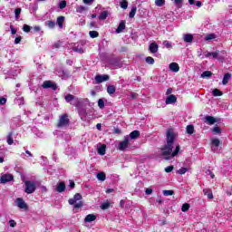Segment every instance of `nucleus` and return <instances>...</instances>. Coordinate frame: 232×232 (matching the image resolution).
<instances>
[{"mask_svg": "<svg viewBox=\"0 0 232 232\" xmlns=\"http://www.w3.org/2000/svg\"><path fill=\"white\" fill-rule=\"evenodd\" d=\"M173 144H175V132L173 129H169L167 130V143L161 148V157H163L165 160H171Z\"/></svg>", "mask_w": 232, "mask_h": 232, "instance_id": "obj_1", "label": "nucleus"}, {"mask_svg": "<svg viewBox=\"0 0 232 232\" xmlns=\"http://www.w3.org/2000/svg\"><path fill=\"white\" fill-rule=\"evenodd\" d=\"M24 193H27V195H32V193H34L35 189H37V186L34 181L26 180L24 181Z\"/></svg>", "mask_w": 232, "mask_h": 232, "instance_id": "obj_2", "label": "nucleus"}, {"mask_svg": "<svg viewBox=\"0 0 232 232\" xmlns=\"http://www.w3.org/2000/svg\"><path fill=\"white\" fill-rule=\"evenodd\" d=\"M70 125V118H68V114L64 113L63 114L58 122H57V128H64V126Z\"/></svg>", "mask_w": 232, "mask_h": 232, "instance_id": "obj_3", "label": "nucleus"}, {"mask_svg": "<svg viewBox=\"0 0 232 232\" xmlns=\"http://www.w3.org/2000/svg\"><path fill=\"white\" fill-rule=\"evenodd\" d=\"M128 146H130V136H125L124 140L119 143L118 150L120 151H125Z\"/></svg>", "mask_w": 232, "mask_h": 232, "instance_id": "obj_4", "label": "nucleus"}, {"mask_svg": "<svg viewBox=\"0 0 232 232\" xmlns=\"http://www.w3.org/2000/svg\"><path fill=\"white\" fill-rule=\"evenodd\" d=\"M42 88L44 90H48V88H51V90H57V84L52 81H44L42 84Z\"/></svg>", "mask_w": 232, "mask_h": 232, "instance_id": "obj_5", "label": "nucleus"}, {"mask_svg": "<svg viewBox=\"0 0 232 232\" xmlns=\"http://www.w3.org/2000/svg\"><path fill=\"white\" fill-rule=\"evenodd\" d=\"M14 180V175L4 174L0 177V184H6L7 182H12Z\"/></svg>", "mask_w": 232, "mask_h": 232, "instance_id": "obj_6", "label": "nucleus"}, {"mask_svg": "<svg viewBox=\"0 0 232 232\" xmlns=\"http://www.w3.org/2000/svg\"><path fill=\"white\" fill-rule=\"evenodd\" d=\"M15 204L17 208H20V209H28V205L24 202V199L23 198H18L15 200Z\"/></svg>", "mask_w": 232, "mask_h": 232, "instance_id": "obj_7", "label": "nucleus"}, {"mask_svg": "<svg viewBox=\"0 0 232 232\" xmlns=\"http://www.w3.org/2000/svg\"><path fill=\"white\" fill-rule=\"evenodd\" d=\"M95 81L98 84H101V82H104L106 81H110V76L108 74H98L95 76Z\"/></svg>", "mask_w": 232, "mask_h": 232, "instance_id": "obj_8", "label": "nucleus"}, {"mask_svg": "<svg viewBox=\"0 0 232 232\" xmlns=\"http://www.w3.org/2000/svg\"><path fill=\"white\" fill-rule=\"evenodd\" d=\"M56 191L58 193H63L66 191V183H64V181H61L60 183H58L56 187Z\"/></svg>", "mask_w": 232, "mask_h": 232, "instance_id": "obj_9", "label": "nucleus"}, {"mask_svg": "<svg viewBox=\"0 0 232 232\" xmlns=\"http://www.w3.org/2000/svg\"><path fill=\"white\" fill-rule=\"evenodd\" d=\"M165 102L166 104H175V102H177V96H175L174 94L169 95Z\"/></svg>", "mask_w": 232, "mask_h": 232, "instance_id": "obj_10", "label": "nucleus"}, {"mask_svg": "<svg viewBox=\"0 0 232 232\" xmlns=\"http://www.w3.org/2000/svg\"><path fill=\"white\" fill-rule=\"evenodd\" d=\"M149 50L151 53H157V52H159V44L155 42L151 43L149 46Z\"/></svg>", "mask_w": 232, "mask_h": 232, "instance_id": "obj_11", "label": "nucleus"}, {"mask_svg": "<svg viewBox=\"0 0 232 232\" xmlns=\"http://www.w3.org/2000/svg\"><path fill=\"white\" fill-rule=\"evenodd\" d=\"M205 122L211 126V125L215 124V122H217V119L213 116L207 115L205 117Z\"/></svg>", "mask_w": 232, "mask_h": 232, "instance_id": "obj_12", "label": "nucleus"}, {"mask_svg": "<svg viewBox=\"0 0 232 232\" xmlns=\"http://www.w3.org/2000/svg\"><path fill=\"white\" fill-rule=\"evenodd\" d=\"M123 30H126V22L125 21H121L117 29H116V33L121 34V33H122Z\"/></svg>", "mask_w": 232, "mask_h": 232, "instance_id": "obj_13", "label": "nucleus"}, {"mask_svg": "<svg viewBox=\"0 0 232 232\" xmlns=\"http://www.w3.org/2000/svg\"><path fill=\"white\" fill-rule=\"evenodd\" d=\"M169 67V70L171 72H174L175 73H177V72H179L180 70V66H179V63H171Z\"/></svg>", "mask_w": 232, "mask_h": 232, "instance_id": "obj_14", "label": "nucleus"}, {"mask_svg": "<svg viewBox=\"0 0 232 232\" xmlns=\"http://www.w3.org/2000/svg\"><path fill=\"white\" fill-rule=\"evenodd\" d=\"M6 142L9 146H12V144H14V132L13 131L8 132V134L6 136Z\"/></svg>", "mask_w": 232, "mask_h": 232, "instance_id": "obj_15", "label": "nucleus"}, {"mask_svg": "<svg viewBox=\"0 0 232 232\" xmlns=\"http://www.w3.org/2000/svg\"><path fill=\"white\" fill-rule=\"evenodd\" d=\"M140 137V131L133 130L130 133V138L131 140H135V139H139Z\"/></svg>", "mask_w": 232, "mask_h": 232, "instance_id": "obj_16", "label": "nucleus"}, {"mask_svg": "<svg viewBox=\"0 0 232 232\" xmlns=\"http://www.w3.org/2000/svg\"><path fill=\"white\" fill-rule=\"evenodd\" d=\"M94 220H97V216L94 214H89L84 218V222H94Z\"/></svg>", "mask_w": 232, "mask_h": 232, "instance_id": "obj_17", "label": "nucleus"}, {"mask_svg": "<svg viewBox=\"0 0 232 232\" xmlns=\"http://www.w3.org/2000/svg\"><path fill=\"white\" fill-rule=\"evenodd\" d=\"M64 19H65V17L63 15H60L57 17L56 23H57L59 28H63V26L64 24Z\"/></svg>", "mask_w": 232, "mask_h": 232, "instance_id": "obj_18", "label": "nucleus"}, {"mask_svg": "<svg viewBox=\"0 0 232 232\" xmlns=\"http://www.w3.org/2000/svg\"><path fill=\"white\" fill-rule=\"evenodd\" d=\"M183 41L185 43H193V34H184Z\"/></svg>", "mask_w": 232, "mask_h": 232, "instance_id": "obj_19", "label": "nucleus"}, {"mask_svg": "<svg viewBox=\"0 0 232 232\" xmlns=\"http://www.w3.org/2000/svg\"><path fill=\"white\" fill-rule=\"evenodd\" d=\"M203 193L206 197H208V198H209L210 200L213 199V192L211 191V189L209 188H204L203 189Z\"/></svg>", "mask_w": 232, "mask_h": 232, "instance_id": "obj_20", "label": "nucleus"}, {"mask_svg": "<svg viewBox=\"0 0 232 232\" xmlns=\"http://www.w3.org/2000/svg\"><path fill=\"white\" fill-rule=\"evenodd\" d=\"M108 15H110V13L108 11H102L100 14L99 19L101 21H106V19H108Z\"/></svg>", "mask_w": 232, "mask_h": 232, "instance_id": "obj_21", "label": "nucleus"}, {"mask_svg": "<svg viewBox=\"0 0 232 232\" xmlns=\"http://www.w3.org/2000/svg\"><path fill=\"white\" fill-rule=\"evenodd\" d=\"M229 79H231V73L227 72L225 73L223 80H222V84L226 85L227 82H229Z\"/></svg>", "mask_w": 232, "mask_h": 232, "instance_id": "obj_22", "label": "nucleus"}, {"mask_svg": "<svg viewBox=\"0 0 232 232\" xmlns=\"http://www.w3.org/2000/svg\"><path fill=\"white\" fill-rule=\"evenodd\" d=\"M116 88L114 85H108L107 86V93H109V95H113V93H115L116 92Z\"/></svg>", "mask_w": 232, "mask_h": 232, "instance_id": "obj_23", "label": "nucleus"}, {"mask_svg": "<svg viewBox=\"0 0 232 232\" xmlns=\"http://www.w3.org/2000/svg\"><path fill=\"white\" fill-rule=\"evenodd\" d=\"M186 131L188 135H193V133H195V126L193 125H188L186 128Z\"/></svg>", "mask_w": 232, "mask_h": 232, "instance_id": "obj_24", "label": "nucleus"}, {"mask_svg": "<svg viewBox=\"0 0 232 232\" xmlns=\"http://www.w3.org/2000/svg\"><path fill=\"white\" fill-rule=\"evenodd\" d=\"M98 180H101L102 182H104L106 180V173L104 172H99L97 174Z\"/></svg>", "mask_w": 232, "mask_h": 232, "instance_id": "obj_25", "label": "nucleus"}, {"mask_svg": "<svg viewBox=\"0 0 232 232\" xmlns=\"http://www.w3.org/2000/svg\"><path fill=\"white\" fill-rule=\"evenodd\" d=\"M212 95L214 97H222V95H224V93L218 89H214L212 92Z\"/></svg>", "mask_w": 232, "mask_h": 232, "instance_id": "obj_26", "label": "nucleus"}, {"mask_svg": "<svg viewBox=\"0 0 232 232\" xmlns=\"http://www.w3.org/2000/svg\"><path fill=\"white\" fill-rule=\"evenodd\" d=\"M212 133H213L214 135H220V133H222V130L220 129V127L215 126V127L212 129Z\"/></svg>", "mask_w": 232, "mask_h": 232, "instance_id": "obj_27", "label": "nucleus"}, {"mask_svg": "<svg viewBox=\"0 0 232 232\" xmlns=\"http://www.w3.org/2000/svg\"><path fill=\"white\" fill-rule=\"evenodd\" d=\"M98 153H99V155H106V145H102L98 149Z\"/></svg>", "mask_w": 232, "mask_h": 232, "instance_id": "obj_28", "label": "nucleus"}, {"mask_svg": "<svg viewBox=\"0 0 232 232\" xmlns=\"http://www.w3.org/2000/svg\"><path fill=\"white\" fill-rule=\"evenodd\" d=\"M137 14V6H134L131 8L130 14H129V17L130 19H133V17H135V14Z\"/></svg>", "mask_w": 232, "mask_h": 232, "instance_id": "obj_29", "label": "nucleus"}, {"mask_svg": "<svg viewBox=\"0 0 232 232\" xmlns=\"http://www.w3.org/2000/svg\"><path fill=\"white\" fill-rule=\"evenodd\" d=\"M219 53H220L219 51L214 52V53H208L206 54V57H213V59H217V57H218Z\"/></svg>", "mask_w": 232, "mask_h": 232, "instance_id": "obj_30", "label": "nucleus"}, {"mask_svg": "<svg viewBox=\"0 0 232 232\" xmlns=\"http://www.w3.org/2000/svg\"><path fill=\"white\" fill-rule=\"evenodd\" d=\"M181 211L183 213L189 211V203H184L181 207Z\"/></svg>", "mask_w": 232, "mask_h": 232, "instance_id": "obj_31", "label": "nucleus"}, {"mask_svg": "<svg viewBox=\"0 0 232 232\" xmlns=\"http://www.w3.org/2000/svg\"><path fill=\"white\" fill-rule=\"evenodd\" d=\"M75 100V96H73V94H67L65 96V101L66 102H72V101H74Z\"/></svg>", "mask_w": 232, "mask_h": 232, "instance_id": "obj_32", "label": "nucleus"}, {"mask_svg": "<svg viewBox=\"0 0 232 232\" xmlns=\"http://www.w3.org/2000/svg\"><path fill=\"white\" fill-rule=\"evenodd\" d=\"M89 35H90V37H92V39H95V38L99 37V32L90 31Z\"/></svg>", "mask_w": 232, "mask_h": 232, "instance_id": "obj_33", "label": "nucleus"}, {"mask_svg": "<svg viewBox=\"0 0 232 232\" xmlns=\"http://www.w3.org/2000/svg\"><path fill=\"white\" fill-rule=\"evenodd\" d=\"M179 151H180V145L176 146L174 151H172V159L173 157H177L179 155Z\"/></svg>", "mask_w": 232, "mask_h": 232, "instance_id": "obj_34", "label": "nucleus"}, {"mask_svg": "<svg viewBox=\"0 0 232 232\" xmlns=\"http://www.w3.org/2000/svg\"><path fill=\"white\" fill-rule=\"evenodd\" d=\"M164 197H171L175 195V191L173 190H163Z\"/></svg>", "mask_w": 232, "mask_h": 232, "instance_id": "obj_35", "label": "nucleus"}, {"mask_svg": "<svg viewBox=\"0 0 232 232\" xmlns=\"http://www.w3.org/2000/svg\"><path fill=\"white\" fill-rule=\"evenodd\" d=\"M211 142L212 146H215L216 148H218V146H220V140L218 139H212Z\"/></svg>", "mask_w": 232, "mask_h": 232, "instance_id": "obj_36", "label": "nucleus"}, {"mask_svg": "<svg viewBox=\"0 0 232 232\" xmlns=\"http://www.w3.org/2000/svg\"><path fill=\"white\" fill-rule=\"evenodd\" d=\"M111 203L110 202H104L101 205V209L106 210L110 209Z\"/></svg>", "mask_w": 232, "mask_h": 232, "instance_id": "obj_37", "label": "nucleus"}, {"mask_svg": "<svg viewBox=\"0 0 232 232\" xmlns=\"http://www.w3.org/2000/svg\"><path fill=\"white\" fill-rule=\"evenodd\" d=\"M217 35L215 34H208L205 37V41H212V39H215Z\"/></svg>", "mask_w": 232, "mask_h": 232, "instance_id": "obj_38", "label": "nucleus"}, {"mask_svg": "<svg viewBox=\"0 0 232 232\" xmlns=\"http://www.w3.org/2000/svg\"><path fill=\"white\" fill-rule=\"evenodd\" d=\"M145 61L147 64H155V59L151 56L146 57Z\"/></svg>", "mask_w": 232, "mask_h": 232, "instance_id": "obj_39", "label": "nucleus"}, {"mask_svg": "<svg viewBox=\"0 0 232 232\" xmlns=\"http://www.w3.org/2000/svg\"><path fill=\"white\" fill-rule=\"evenodd\" d=\"M156 6H164L166 5V0H155Z\"/></svg>", "mask_w": 232, "mask_h": 232, "instance_id": "obj_40", "label": "nucleus"}, {"mask_svg": "<svg viewBox=\"0 0 232 232\" xmlns=\"http://www.w3.org/2000/svg\"><path fill=\"white\" fill-rule=\"evenodd\" d=\"M213 75V72L211 71H205L202 72L201 77H211Z\"/></svg>", "mask_w": 232, "mask_h": 232, "instance_id": "obj_41", "label": "nucleus"}, {"mask_svg": "<svg viewBox=\"0 0 232 232\" xmlns=\"http://www.w3.org/2000/svg\"><path fill=\"white\" fill-rule=\"evenodd\" d=\"M177 173H179V175H186V173H188V168H181L177 171Z\"/></svg>", "mask_w": 232, "mask_h": 232, "instance_id": "obj_42", "label": "nucleus"}, {"mask_svg": "<svg viewBox=\"0 0 232 232\" xmlns=\"http://www.w3.org/2000/svg\"><path fill=\"white\" fill-rule=\"evenodd\" d=\"M31 30H32V26H30L28 24H24L23 31L25 32V34L30 33Z\"/></svg>", "mask_w": 232, "mask_h": 232, "instance_id": "obj_43", "label": "nucleus"}, {"mask_svg": "<svg viewBox=\"0 0 232 232\" xmlns=\"http://www.w3.org/2000/svg\"><path fill=\"white\" fill-rule=\"evenodd\" d=\"M98 106H99L100 110H104V100L99 99L98 100Z\"/></svg>", "mask_w": 232, "mask_h": 232, "instance_id": "obj_44", "label": "nucleus"}, {"mask_svg": "<svg viewBox=\"0 0 232 232\" xmlns=\"http://www.w3.org/2000/svg\"><path fill=\"white\" fill-rule=\"evenodd\" d=\"M121 8H123V10H126V8H128V1L127 0H122L121 2Z\"/></svg>", "mask_w": 232, "mask_h": 232, "instance_id": "obj_45", "label": "nucleus"}, {"mask_svg": "<svg viewBox=\"0 0 232 232\" xmlns=\"http://www.w3.org/2000/svg\"><path fill=\"white\" fill-rule=\"evenodd\" d=\"M59 8L60 10H64V8H66V0H63L59 3Z\"/></svg>", "mask_w": 232, "mask_h": 232, "instance_id": "obj_46", "label": "nucleus"}, {"mask_svg": "<svg viewBox=\"0 0 232 232\" xmlns=\"http://www.w3.org/2000/svg\"><path fill=\"white\" fill-rule=\"evenodd\" d=\"M47 26L48 28H55V22L52 21V20H49L47 21Z\"/></svg>", "mask_w": 232, "mask_h": 232, "instance_id": "obj_47", "label": "nucleus"}, {"mask_svg": "<svg viewBox=\"0 0 232 232\" xmlns=\"http://www.w3.org/2000/svg\"><path fill=\"white\" fill-rule=\"evenodd\" d=\"M84 10H86V7H84V5H80L76 8V12H78V14H82Z\"/></svg>", "mask_w": 232, "mask_h": 232, "instance_id": "obj_48", "label": "nucleus"}, {"mask_svg": "<svg viewBox=\"0 0 232 232\" xmlns=\"http://www.w3.org/2000/svg\"><path fill=\"white\" fill-rule=\"evenodd\" d=\"M73 199L77 202V200H82V195H81L80 193H76L73 196Z\"/></svg>", "mask_w": 232, "mask_h": 232, "instance_id": "obj_49", "label": "nucleus"}, {"mask_svg": "<svg viewBox=\"0 0 232 232\" xmlns=\"http://www.w3.org/2000/svg\"><path fill=\"white\" fill-rule=\"evenodd\" d=\"M173 169H175V167L173 165H170V166L165 168L166 173H171V171H173Z\"/></svg>", "mask_w": 232, "mask_h": 232, "instance_id": "obj_50", "label": "nucleus"}, {"mask_svg": "<svg viewBox=\"0 0 232 232\" xmlns=\"http://www.w3.org/2000/svg\"><path fill=\"white\" fill-rule=\"evenodd\" d=\"M163 44L166 46V48H172L173 45H171V42L166 40L163 42Z\"/></svg>", "mask_w": 232, "mask_h": 232, "instance_id": "obj_51", "label": "nucleus"}, {"mask_svg": "<svg viewBox=\"0 0 232 232\" xmlns=\"http://www.w3.org/2000/svg\"><path fill=\"white\" fill-rule=\"evenodd\" d=\"M14 15H15L16 19L19 17V15H21V8H16L14 10Z\"/></svg>", "mask_w": 232, "mask_h": 232, "instance_id": "obj_52", "label": "nucleus"}, {"mask_svg": "<svg viewBox=\"0 0 232 232\" xmlns=\"http://www.w3.org/2000/svg\"><path fill=\"white\" fill-rule=\"evenodd\" d=\"M10 30H11L12 35H15V34H17V30L14 27L13 24L10 25Z\"/></svg>", "mask_w": 232, "mask_h": 232, "instance_id": "obj_53", "label": "nucleus"}, {"mask_svg": "<svg viewBox=\"0 0 232 232\" xmlns=\"http://www.w3.org/2000/svg\"><path fill=\"white\" fill-rule=\"evenodd\" d=\"M9 224L11 227H15V226H17V222H15L14 219H10Z\"/></svg>", "mask_w": 232, "mask_h": 232, "instance_id": "obj_54", "label": "nucleus"}, {"mask_svg": "<svg viewBox=\"0 0 232 232\" xmlns=\"http://www.w3.org/2000/svg\"><path fill=\"white\" fill-rule=\"evenodd\" d=\"M22 40H23V37H22V36H17V37L14 39V44H19Z\"/></svg>", "mask_w": 232, "mask_h": 232, "instance_id": "obj_55", "label": "nucleus"}, {"mask_svg": "<svg viewBox=\"0 0 232 232\" xmlns=\"http://www.w3.org/2000/svg\"><path fill=\"white\" fill-rule=\"evenodd\" d=\"M62 74L63 75V77H70V71L63 70Z\"/></svg>", "mask_w": 232, "mask_h": 232, "instance_id": "obj_56", "label": "nucleus"}, {"mask_svg": "<svg viewBox=\"0 0 232 232\" xmlns=\"http://www.w3.org/2000/svg\"><path fill=\"white\" fill-rule=\"evenodd\" d=\"M82 206V201H80V202L74 204V208L79 209V208H81Z\"/></svg>", "mask_w": 232, "mask_h": 232, "instance_id": "obj_57", "label": "nucleus"}, {"mask_svg": "<svg viewBox=\"0 0 232 232\" xmlns=\"http://www.w3.org/2000/svg\"><path fill=\"white\" fill-rule=\"evenodd\" d=\"M4 104H6V98L2 97L0 98V105L4 106Z\"/></svg>", "mask_w": 232, "mask_h": 232, "instance_id": "obj_58", "label": "nucleus"}, {"mask_svg": "<svg viewBox=\"0 0 232 232\" xmlns=\"http://www.w3.org/2000/svg\"><path fill=\"white\" fill-rule=\"evenodd\" d=\"M68 202H69L70 206H75V202H77V201L74 199V198H70L68 200Z\"/></svg>", "mask_w": 232, "mask_h": 232, "instance_id": "obj_59", "label": "nucleus"}, {"mask_svg": "<svg viewBox=\"0 0 232 232\" xmlns=\"http://www.w3.org/2000/svg\"><path fill=\"white\" fill-rule=\"evenodd\" d=\"M139 97V94L137 92H130V99H137Z\"/></svg>", "mask_w": 232, "mask_h": 232, "instance_id": "obj_60", "label": "nucleus"}, {"mask_svg": "<svg viewBox=\"0 0 232 232\" xmlns=\"http://www.w3.org/2000/svg\"><path fill=\"white\" fill-rule=\"evenodd\" d=\"M145 193H146V195H151V193H153V189H151V188H147V189L145 190Z\"/></svg>", "mask_w": 232, "mask_h": 232, "instance_id": "obj_61", "label": "nucleus"}, {"mask_svg": "<svg viewBox=\"0 0 232 232\" xmlns=\"http://www.w3.org/2000/svg\"><path fill=\"white\" fill-rule=\"evenodd\" d=\"M61 46V42H56L53 44V48H59Z\"/></svg>", "mask_w": 232, "mask_h": 232, "instance_id": "obj_62", "label": "nucleus"}, {"mask_svg": "<svg viewBox=\"0 0 232 232\" xmlns=\"http://www.w3.org/2000/svg\"><path fill=\"white\" fill-rule=\"evenodd\" d=\"M34 31L36 33L41 32V26H39V25L34 26Z\"/></svg>", "mask_w": 232, "mask_h": 232, "instance_id": "obj_63", "label": "nucleus"}, {"mask_svg": "<svg viewBox=\"0 0 232 232\" xmlns=\"http://www.w3.org/2000/svg\"><path fill=\"white\" fill-rule=\"evenodd\" d=\"M70 188H72V189H73V188H75V182L74 181H70Z\"/></svg>", "mask_w": 232, "mask_h": 232, "instance_id": "obj_64", "label": "nucleus"}]
</instances>
